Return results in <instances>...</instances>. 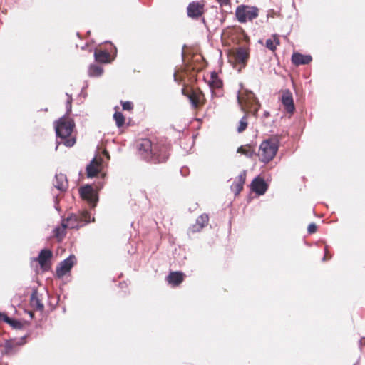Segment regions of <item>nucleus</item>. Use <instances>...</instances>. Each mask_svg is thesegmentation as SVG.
<instances>
[{
	"label": "nucleus",
	"instance_id": "obj_1",
	"mask_svg": "<svg viewBox=\"0 0 365 365\" xmlns=\"http://www.w3.org/2000/svg\"><path fill=\"white\" fill-rule=\"evenodd\" d=\"M55 131L57 137V150L59 144H63L66 147H72L76 139L71 138V135L75 127L74 121L68 116L63 115L55 122Z\"/></svg>",
	"mask_w": 365,
	"mask_h": 365
},
{
	"label": "nucleus",
	"instance_id": "obj_2",
	"mask_svg": "<svg viewBox=\"0 0 365 365\" xmlns=\"http://www.w3.org/2000/svg\"><path fill=\"white\" fill-rule=\"evenodd\" d=\"M94 217L91 218V215L87 210L80 212L78 214H72L62 220V227H56L54 230L57 237H63L66 235L65 229H78L90 222H94Z\"/></svg>",
	"mask_w": 365,
	"mask_h": 365
},
{
	"label": "nucleus",
	"instance_id": "obj_3",
	"mask_svg": "<svg viewBox=\"0 0 365 365\" xmlns=\"http://www.w3.org/2000/svg\"><path fill=\"white\" fill-rule=\"evenodd\" d=\"M138 153L142 158L148 162L159 163L165 161L167 158L165 153L159 150L158 145H153L149 139H143L138 145Z\"/></svg>",
	"mask_w": 365,
	"mask_h": 365
},
{
	"label": "nucleus",
	"instance_id": "obj_4",
	"mask_svg": "<svg viewBox=\"0 0 365 365\" xmlns=\"http://www.w3.org/2000/svg\"><path fill=\"white\" fill-rule=\"evenodd\" d=\"M279 140L277 138H272L263 140L259 150V158L265 163L271 161L277 154L279 149Z\"/></svg>",
	"mask_w": 365,
	"mask_h": 365
},
{
	"label": "nucleus",
	"instance_id": "obj_5",
	"mask_svg": "<svg viewBox=\"0 0 365 365\" xmlns=\"http://www.w3.org/2000/svg\"><path fill=\"white\" fill-rule=\"evenodd\" d=\"M237 99L239 105L240 106L241 110L245 111V108L250 110V112L256 116L259 108V103L252 92H247L246 97L244 99L240 95V91L237 92Z\"/></svg>",
	"mask_w": 365,
	"mask_h": 365
},
{
	"label": "nucleus",
	"instance_id": "obj_6",
	"mask_svg": "<svg viewBox=\"0 0 365 365\" xmlns=\"http://www.w3.org/2000/svg\"><path fill=\"white\" fill-rule=\"evenodd\" d=\"M259 15V9L255 6L246 5L238 6L235 11V16L240 23L244 24L247 21H252Z\"/></svg>",
	"mask_w": 365,
	"mask_h": 365
},
{
	"label": "nucleus",
	"instance_id": "obj_7",
	"mask_svg": "<svg viewBox=\"0 0 365 365\" xmlns=\"http://www.w3.org/2000/svg\"><path fill=\"white\" fill-rule=\"evenodd\" d=\"M79 193L82 199L86 200L92 207H96L98 201V196L91 185H86L81 187L79 189Z\"/></svg>",
	"mask_w": 365,
	"mask_h": 365
},
{
	"label": "nucleus",
	"instance_id": "obj_8",
	"mask_svg": "<svg viewBox=\"0 0 365 365\" xmlns=\"http://www.w3.org/2000/svg\"><path fill=\"white\" fill-rule=\"evenodd\" d=\"M76 262V257L73 255H71L66 259L60 262L56 267V274L58 278L63 277L68 273Z\"/></svg>",
	"mask_w": 365,
	"mask_h": 365
},
{
	"label": "nucleus",
	"instance_id": "obj_9",
	"mask_svg": "<svg viewBox=\"0 0 365 365\" xmlns=\"http://www.w3.org/2000/svg\"><path fill=\"white\" fill-rule=\"evenodd\" d=\"M204 5L198 1H193L189 4L187 11L188 16L195 19L198 18L203 13Z\"/></svg>",
	"mask_w": 365,
	"mask_h": 365
},
{
	"label": "nucleus",
	"instance_id": "obj_10",
	"mask_svg": "<svg viewBox=\"0 0 365 365\" xmlns=\"http://www.w3.org/2000/svg\"><path fill=\"white\" fill-rule=\"evenodd\" d=\"M251 189L259 195H264L267 190V185L262 178H255L251 183Z\"/></svg>",
	"mask_w": 365,
	"mask_h": 365
},
{
	"label": "nucleus",
	"instance_id": "obj_11",
	"mask_svg": "<svg viewBox=\"0 0 365 365\" xmlns=\"http://www.w3.org/2000/svg\"><path fill=\"white\" fill-rule=\"evenodd\" d=\"M209 221V217L207 214L204 213L200 215L195 222V224L191 225L189 228V231L192 232H200L203 227H205Z\"/></svg>",
	"mask_w": 365,
	"mask_h": 365
},
{
	"label": "nucleus",
	"instance_id": "obj_12",
	"mask_svg": "<svg viewBox=\"0 0 365 365\" xmlns=\"http://www.w3.org/2000/svg\"><path fill=\"white\" fill-rule=\"evenodd\" d=\"M282 102L286 110L288 113H293L294 110V105L292 93L289 90H286L282 95Z\"/></svg>",
	"mask_w": 365,
	"mask_h": 365
},
{
	"label": "nucleus",
	"instance_id": "obj_13",
	"mask_svg": "<svg viewBox=\"0 0 365 365\" xmlns=\"http://www.w3.org/2000/svg\"><path fill=\"white\" fill-rule=\"evenodd\" d=\"M53 186L60 191H64L68 187L66 175L63 173L56 174L53 181Z\"/></svg>",
	"mask_w": 365,
	"mask_h": 365
},
{
	"label": "nucleus",
	"instance_id": "obj_14",
	"mask_svg": "<svg viewBox=\"0 0 365 365\" xmlns=\"http://www.w3.org/2000/svg\"><path fill=\"white\" fill-rule=\"evenodd\" d=\"M312 60L310 55H303L299 53H294L292 56V61L296 66L306 65Z\"/></svg>",
	"mask_w": 365,
	"mask_h": 365
},
{
	"label": "nucleus",
	"instance_id": "obj_15",
	"mask_svg": "<svg viewBox=\"0 0 365 365\" xmlns=\"http://www.w3.org/2000/svg\"><path fill=\"white\" fill-rule=\"evenodd\" d=\"M234 57L237 63L245 64L249 57L248 49L244 47H239L236 49Z\"/></svg>",
	"mask_w": 365,
	"mask_h": 365
},
{
	"label": "nucleus",
	"instance_id": "obj_16",
	"mask_svg": "<svg viewBox=\"0 0 365 365\" xmlns=\"http://www.w3.org/2000/svg\"><path fill=\"white\" fill-rule=\"evenodd\" d=\"M52 255V252L50 250L43 249L40 251L38 256L34 259L38 262L41 267H43L46 262L51 259Z\"/></svg>",
	"mask_w": 365,
	"mask_h": 365
},
{
	"label": "nucleus",
	"instance_id": "obj_17",
	"mask_svg": "<svg viewBox=\"0 0 365 365\" xmlns=\"http://www.w3.org/2000/svg\"><path fill=\"white\" fill-rule=\"evenodd\" d=\"M184 278V274L180 272H173L167 277V281L169 284L172 286H178L182 281Z\"/></svg>",
	"mask_w": 365,
	"mask_h": 365
},
{
	"label": "nucleus",
	"instance_id": "obj_18",
	"mask_svg": "<svg viewBox=\"0 0 365 365\" xmlns=\"http://www.w3.org/2000/svg\"><path fill=\"white\" fill-rule=\"evenodd\" d=\"M24 339H21V342L16 340L6 341L4 344V351L6 354H14L17 351V347L24 344Z\"/></svg>",
	"mask_w": 365,
	"mask_h": 365
},
{
	"label": "nucleus",
	"instance_id": "obj_19",
	"mask_svg": "<svg viewBox=\"0 0 365 365\" xmlns=\"http://www.w3.org/2000/svg\"><path fill=\"white\" fill-rule=\"evenodd\" d=\"M30 304L33 307L38 311L43 310L44 305L38 298L37 290H34L32 292L30 297Z\"/></svg>",
	"mask_w": 365,
	"mask_h": 365
},
{
	"label": "nucleus",
	"instance_id": "obj_20",
	"mask_svg": "<svg viewBox=\"0 0 365 365\" xmlns=\"http://www.w3.org/2000/svg\"><path fill=\"white\" fill-rule=\"evenodd\" d=\"M98 163L96 162V158H93L91 162L86 166L87 176L88 178H93L96 176L98 173Z\"/></svg>",
	"mask_w": 365,
	"mask_h": 365
},
{
	"label": "nucleus",
	"instance_id": "obj_21",
	"mask_svg": "<svg viewBox=\"0 0 365 365\" xmlns=\"http://www.w3.org/2000/svg\"><path fill=\"white\" fill-rule=\"evenodd\" d=\"M88 76L90 77H99L103 73V68L102 66L92 64L88 68Z\"/></svg>",
	"mask_w": 365,
	"mask_h": 365
},
{
	"label": "nucleus",
	"instance_id": "obj_22",
	"mask_svg": "<svg viewBox=\"0 0 365 365\" xmlns=\"http://www.w3.org/2000/svg\"><path fill=\"white\" fill-rule=\"evenodd\" d=\"M94 57L96 61L101 63H108L110 54L106 51H95Z\"/></svg>",
	"mask_w": 365,
	"mask_h": 365
},
{
	"label": "nucleus",
	"instance_id": "obj_23",
	"mask_svg": "<svg viewBox=\"0 0 365 365\" xmlns=\"http://www.w3.org/2000/svg\"><path fill=\"white\" fill-rule=\"evenodd\" d=\"M237 153H240L247 158H252L255 153V151L250 145H245L239 147L237 149Z\"/></svg>",
	"mask_w": 365,
	"mask_h": 365
},
{
	"label": "nucleus",
	"instance_id": "obj_24",
	"mask_svg": "<svg viewBox=\"0 0 365 365\" xmlns=\"http://www.w3.org/2000/svg\"><path fill=\"white\" fill-rule=\"evenodd\" d=\"M209 85L211 88H220L222 86V82L217 78L215 73H212Z\"/></svg>",
	"mask_w": 365,
	"mask_h": 365
},
{
	"label": "nucleus",
	"instance_id": "obj_25",
	"mask_svg": "<svg viewBox=\"0 0 365 365\" xmlns=\"http://www.w3.org/2000/svg\"><path fill=\"white\" fill-rule=\"evenodd\" d=\"M113 118L115 121L116 125L120 128L124 125L125 118L121 113L115 112L113 115Z\"/></svg>",
	"mask_w": 365,
	"mask_h": 365
},
{
	"label": "nucleus",
	"instance_id": "obj_26",
	"mask_svg": "<svg viewBox=\"0 0 365 365\" xmlns=\"http://www.w3.org/2000/svg\"><path fill=\"white\" fill-rule=\"evenodd\" d=\"M231 190L235 193V195H237L243 188V185L242 182H239L237 180L234 181L231 185Z\"/></svg>",
	"mask_w": 365,
	"mask_h": 365
},
{
	"label": "nucleus",
	"instance_id": "obj_27",
	"mask_svg": "<svg viewBox=\"0 0 365 365\" xmlns=\"http://www.w3.org/2000/svg\"><path fill=\"white\" fill-rule=\"evenodd\" d=\"M247 126V115H245L240 120L239 126L237 128V131L239 133H242V131H244L246 129Z\"/></svg>",
	"mask_w": 365,
	"mask_h": 365
},
{
	"label": "nucleus",
	"instance_id": "obj_28",
	"mask_svg": "<svg viewBox=\"0 0 365 365\" xmlns=\"http://www.w3.org/2000/svg\"><path fill=\"white\" fill-rule=\"evenodd\" d=\"M66 94L68 98L66 103V113L65 115L68 116V115L71 112L73 98L71 95L67 93Z\"/></svg>",
	"mask_w": 365,
	"mask_h": 365
},
{
	"label": "nucleus",
	"instance_id": "obj_29",
	"mask_svg": "<svg viewBox=\"0 0 365 365\" xmlns=\"http://www.w3.org/2000/svg\"><path fill=\"white\" fill-rule=\"evenodd\" d=\"M188 98L193 108H197L198 106L199 99L195 93L190 94L188 96Z\"/></svg>",
	"mask_w": 365,
	"mask_h": 365
},
{
	"label": "nucleus",
	"instance_id": "obj_30",
	"mask_svg": "<svg viewBox=\"0 0 365 365\" xmlns=\"http://www.w3.org/2000/svg\"><path fill=\"white\" fill-rule=\"evenodd\" d=\"M265 46L269 50L274 51L276 50V46L274 43V41L269 38L266 41Z\"/></svg>",
	"mask_w": 365,
	"mask_h": 365
},
{
	"label": "nucleus",
	"instance_id": "obj_31",
	"mask_svg": "<svg viewBox=\"0 0 365 365\" xmlns=\"http://www.w3.org/2000/svg\"><path fill=\"white\" fill-rule=\"evenodd\" d=\"M7 323L14 328H20L21 326V322L19 321L15 320V319H9V320Z\"/></svg>",
	"mask_w": 365,
	"mask_h": 365
},
{
	"label": "nucleus",
	"instance_id": "obj_32",
	"mask_svg": "<svg viewBox=\"0 0 365 365\" xmlns=\"http://www.w3.org/2000/svg\"><path fill=\"white\" fill-rule=\"evenodd\" d=\"M122 107L123 110H130L133 108V103L130 101H125L122 103Z\"/></svg>",
	"mask_w": 365,
	"mask_h": 365
},
{
	"label": "nucleus",
	"instance_id": "obj_33",
	"mask_svg": "<svg viewBox=\"0 0 365 365\" xmlns=\"http://www.w3.org/2000/svg\"><path fill=\"white\" fill-rule=\"evenodd\" d=\"M307 231L309 233H314L317 231V225L315 223H311L307 227Z\"/></svg>",
	"mask_w": 365,
	"mask_h": 365
},
{
	"label": "nucleus",
	"instance_id": "obj_34",
	"mask_svg": "<svg viewBox=\"0 0 365 365\" xmlns=\"http://www.w3.org/2000/svg\"><path fill=\"white\" fill-rule=\"evenodd\" d=\"M236 180L239 182H242V184L244 185L245 181V172L243 171L242 173H240Z\"/></svg>",
	"mask_w": 365,
	"mask_h": 365
},
{
	"label": "nucleus",
	"instance_id": "obj_35",
	"mask_svg": "<svg viewBox=\"0 0 365 365\" xmlns=\"http://www.w3.org/2000/svg\"><path fill=\"white\" fill-rule=\"evenodd\" d=\"M9 319L10 318L6 314L0 312V320H3L7 323Z\"/></svg>",
	"mask_w": 365,
	"mask_h": 365
},
{
	"label": "nucleus",
	"instance_id": "obj_36",
	"mask_svg": "<svg viewBox=\"0 0 365 365\" xmlns=\"http://www.w3.org/2000/svg\"><path fill=\"white\" fill-rule=\"evenodd\" d=\"M273 38H274V42L275 43L276 45H279V37L277 35L274 34L273 35Z\"/></svg>",
	"mask_w": 365,
	"mask_h": 365
},
{
	"label": "nucleus",
	"instance_id": "obj_37",
	"mask_svg": "<svg viewBox=\"0 0 365 365\" xmlns=\"http://www.w3.org/2000/svg\"><path fill=\"white\" fill-rule=\"evenodd\" d=\"M324 251H325V255H324V257L322 258V261H323V262L326 261V259H327V258H326V257H326V256H327V247H325V250H324Z\"/></svg>",
	"mask_w": 365,
	"mask_h": 365
},
{
	"label": "nucleus",
	"instance_id": "obj_38",
	"mask_svg": "<svg viewBox=\"0 0 365 365\" xmlns=\"http://www.w3.org/2000/svg\"><path fill=\"white\" fill-rule=\"evenodd\" d=\"M263 115H264V118L269 117V112L264 111Z\"/></svg>",
	"mask_w": 365,
	"mask_h": 365
},
{
	"label": "nucleus",
	"instance_id": "obj_39",
	"mask_svg": "<svg viewBox=\"0 0 365 365\" xmlns=\"http://www.w3.org/2000/svg\"><path fill=\"white\" fill-rule=\"evenodd\" d=\"M29 316L31 317V318H33L34 317V314L32 312H29Z\"/></svg>",
	"mask_w": 365,
	"mask_h": 365
},
{
	"label": "nucleus",
	"instance_id": "obj_40",
	"mask_svg": "<svg viewBox=\"0 0 365 365\" xmlns=\"http://www.w3.org/2000/svg\"><path fill=\"white\" fill-rule=\"evenodd\" d=\"M104 153H105V155L108 156V154L107 151H105Z\"/></svg>",
	"mask_w": 365,
	"mask_h": 365
},
{
	"label": "nucleus",
	"instance_id": "obj_41",
	"mask_svg": "<svg viewBox=\"0 0 365 365\" xmlns=\"http://www.w3.org/2000/svg\"><path fill=\"white\" fill-rule=\"evenodd\" d=\"M56 210H59L56 205H55Z\"/></svg>",
	"mask_w": 365,
	"mask_h": 365
}]
</instances>
